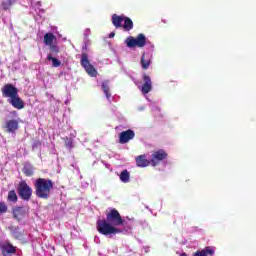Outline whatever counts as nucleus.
Masks as SVG:
<instances>
[{"instance_id": "28", "label": "nucleus", "mask_w": 256, "mask_h": 256, "mask_svg": "<svg viewBox=\"0 0 256 256\" xmlns=\"http://www.w3.org/2000/svg\"><path fill=\"white\" fill-rule=\"evenodd\" d=\"M65 147L66 149H73V140L72 139H69V138H66L65 139Z\"/></svg>"}, {"instance_id": "27", "label": "nucleus", "mask_w": 256, "mask_h": 256, "mask_svg": "<svg viewBox=\"0 0 256 256\" xmlns=\"http://www.w3.org/2000/svg\"><path fill=\"white\" fill-rule=\"evenodd\" d=\"M8 207L5 202H0V215L7 213Z\"/></svg>"}, {"instance_id": "12", "label": "nucleus", "mask_w": 256, "mask_h": 256, "mask_svg": "<svg viewBox=\"0 0 256 256\" xmlns=\"http://www.w3.org/2000/svg\"><path fill=\"white\" fill-rule=\"evenodd\" d=\"M12 215L16 221H21L25 217L26 212L23 206H16L12 209Z\"/></svg>"}, {"instance_id": "21", "label": "nucleus", "mask_w": 256, "mask_h": 256, "mask_svg": "<svg viewBox=\"0 0 256 256\" xmlns=\"http://www.w3.org/2000/svg\"><path fill=\"white\" fill-rule=\"evenodd\" d=\"M122 28L124 29V31H131V29H133V20L125 16Z\"/></svg>"}, {"instance_id": "3", "label": "nucleus", "mask_w": 256, "mask_h": 256, "mask_svg": "<svg viewBox=\"0 0 256 256\" xmlns=\"http://www.w3.org/2000/svg\"><path fill=\"white\" fill-rule=\"evenodd\" d=\"M17 193L22 201H31V197H33V188L27 184L26 180H21L17 186Z\"/></svg>"}, {"instance_id": "1", "label": "nucleus", "mask_w": 256, "mask_h": 256, "mask_svg": "<svg viewBox=\"0 0 256 256\" xmlns=\"http://www.w3.org/2000/svg\"><path fill=\"white\" fill-rule=\"evenodd\" d=\"M125 225V220L119 213V210L111 208L109 211H106V219H100L96 222V229L101 235H117L121 233V227Z\"/></svg>"}, {"instance_id": "26", "label": "nucleus", "mask_w": 256, "mask_h": 256, "mask_svg": "<svg viewBox=\"0 0 256 256\" xmlns=\"http://www.w3.org/2000/svg\"><path fill=\"white\" fill-rule=\"evenodd\" d=\"M50 49V55H57L59 53V46L56 44H52L49 46Z\"/></svg>"}, {"instance_id": "23", "label": "nucleus", "mask_w": 256, "mask_h": 256, "mask_svg": "<svg viewBox=\"0 0 256 256\" xmlns=\"http://www.w3.org/2000/svg\"><path fill=\"white\" fill-rule=\"evenodd\" d=\"M102 90L105 93L107 99H111V92H109V81H104L102 83Z\"/></svg>"}, {"instance_id": "30", "label": "nucleus", "mask_w": 256, "mask_h": 256, "mask_svg": "<svg viewBox=\"0 0 256 256\" xmlns=\"http://www.w3.org/2000/svg\"><path fill=\"white\" fill-rule=\"evenodd\" d=\"M180 256H187V253H182Z\"/></svg>"}, {"instance_id": "6", "label": "nucleus", "mask_w": 256, "mask_h": 256, "mask_svg": "<svg viewBox=\"0 0 256 256\" xmlns=\"http://www.w3.org/2000/svg\"><path fill=\"white\" fill-rule=\"evenodd\" d=\"M167 157H168V154L167 152H165V150L163 149L157 150L153 152L152 158L150 160V164L152 165V167H157V165H159L161 161H165Z\"/></svg>"}, {"instance_id": "9", "label": "nucleus", "mask_w": 256, "mask_h": 256, "mask_svg": "<svg viewBox=\"0 0 256 256\" xmlns=\"http://www.w3.org/2000/svg\"><path fill=\"white\" fill-rule=\"evenodd\" d=\"M133 139H135V131H133L131 129L122 131L119 134V143L121 145H125V143H129Z\"/></svg>"}, {"instance_id": "20", "label": "nucleus", "mask_w": 256, "mask_h": 256, "mask_svg": "<svg viewBox=\"0 0 256 256\" xmlns=\"http://www.w3.org/2000/svg\"><path fill=\"white\" fill-rule=\"evenodd\" d=\"M7 201L9 203H17L19 201V196H17V192H15V190H10L8 192Z\"/></svg>"}, {"instance_id": "31", "label": "nucleus", "mask_w": 256, "mask_h": 256, "mask_svg": "<svg viewBox=\"0 0 256 256\" xmlns=\"http://www.w3.org/2000/svg\"><path fill=\"white\" fill-rule=\"evenodd\" d=\"M12 114H13V115H16V114H17V112H16V111H13V112H12Z\"/></svg>"}, {"instance_id": "13", "label": "nucleus", "mask_w": 256, "mask_h": 256, "mask_svg": "<svg viewBox=\"0 0 256 256\" xmlns=\"http://www.w3.org/2000/svg\"><path fill=\"white\" fill-rule=\"evenodd\" d=\"M5 129L7 133H15L19 129V122L15 119L8 120L5 123Z\"/></svg>"}, {"instance_id": "2", "label": "nucleus", "mask_w": 256, "mask_h": 256, "mask_svg": "<svg viewBox=\"0 0 256 256\" xmlns=\"http://www.w3.org/2000/svg\"><path fill=\"white\" fill-rule=\"evenodd\" d=\"M35 195L38 199H49L53 191V180L49 178H38L34 182Z\"/></svg>"}, {"instance_id": "16", "label": "nucleus", "mask_w": 256, "mask_h": 256, "mask_svg": "<svg viewBox=\"0 0 256 256\" xmlns=\"http://www.w3.org/2000/svg\"><path fill=\"white\" fill-rule=\"evenodd\" d=\"M140 64L142 66V69H144L145 71L149 69V66L151 65V57L149 56V54H142Z\"/></svg>"}, {"instance_id": "17", "label": "nucleus", "mask_w": 256, "mask_h": 256, "mask_svg": "<svg viewBox=\"0 0 256 256\" xmlns=\"http://www.w3.org/2000/svg\"><path fill=\"white\" fill-rule=\"evenodd\" d=\"M149 163H151V161L147 160V156L145 154L136 157L137 167H149Z\"/></svg>"}, {"instance_id": "24", "label": "nucleus", "mask_w": 256, "mask_h": 256, "mask_svg": "<svg viewBox=\"0 0 256 256\" xmlns=\"http://www.w3.org/2000/svg\"><path fill=\"white\" fill-rule=\"evenodd\" d=\"M129 177H130L129 171L124 170L120 174V181H122V183H129Z\"/></svg>"}, {"instance_id": "11", "label": "nucleus", "mask_w": 256, "mask_h": 256, "mask_svg": "<svg viewBox=\"0 0 256 256\" xmlns=\"http://www.w3.org/2000/svg\"><path fill=\"white\" fill-rule=\"evenodd\" d=\"M8 103H10V105H12L14 109H25V102L23 101V99H21V97H19V94L14 96L13 98L8 99Z\"/></svg>"}, {"instance_id": "22", "label": "nucleus", "mask_w": 256, "mask_h": 256, "mask_svg": "<svg viewBox=\"0 0 256 256\" xmlns=\"http://www.w3.org/2000/svg\"><path fill=\"white\" fill-rule=\"evenodd\" d=\"M47 60L52 61V67H61V61L59 59L53 57L52 54H48Z\"/></svg>"}, {"instance_id": "25", "label": "nucleus", "mask_w": 256, "mask_h": 256, "mask_svg": "<svg viewBox=\"0 0 256 256\" xmlns=\"http://www.w3.org/2000/svg\"><path fill=\"white\" fill-rule=\"evenodd\" d=\"M15 0H6V2H2V7L4 11H7L11 7V5H14Z\"/></svg>"}, {"instance_id": "10", "label": "nucleus", "mask_w": 256, "mask_h": 256, "mask_svg": "<svg viewBox=\"0 0 256 256\" xmlns=\"http://www.w3.org/2000/svg\"><path fill=\"white\" fill-rule=\"evenodd\" d=\"M0 249L3 256H12L17 253V247L13 246L11 242H6L0 245Z\"/></svg>"}, {"instance_id": "15", "label": "nucleus", "mask_w": 256, "mask_h": 256, "mask_svg": "<svg viewBox=\"0 0 256 256\" xmlns=\"http://www.w3.org/2000/svg\"><path fill=\"white\" fill-rule=\"evenodd\" d=\"M22 172L25 177H33L35 175V167L30 163H26L22 168Z\"/></svg>"}, {"instance_id": "14", "label": "nucleus", "mask_w": 256, "mask_h": 256, "mask_svg": "<svg viewBox=\"0 0 256 256\" xmlns=\"http://www.w3.org/2000/svg\"><path fill=\"white\" fill-rule=\"evenodd\" d=\"M111 21H112V25H114V27L116 29H119V28L123 27V21H125V15L119 16L117 14H113Z\"/></svg>"}, {"instance_id": "7", "label": "nucleus", "mask_w": 256, "mask_h": 256, "mask_svg": "<svg viewBox=\"0 0 256 256\" xmlns=\"http://www.w3.org/2000/svg\"><path fill=\"white\" fill-rule=\"evenodd\" d=\"M2 96L6 97L8 99H12L14 97H17L19 95V89L15 87L13 84H5L2 89Z\"/></svg>"}, {"instance_id": "4", "label": "nucleus", "mask_w": 256, "mask_h": 256, "mask_svg": "<svg viewBox=\"0 0 256 256\" xmlns=\"http://www.w3.org/2000/svg\"><path fill=\"white\" fill-rule=\"evenodd\" d=\"M80 65L85 69L86 73L90 75V77H97V70L95 66L91 64L89 61V55L87 53L81 54Z\"/></svg>"}, {"instance_id": "18", "label": "nucleus", "mask_w": 256, "mask_h": 256, "mask_svg": "<svg viewBox=\"0 0 256 256\" xmlns=\"http://www.w3.org/2000/svg\"><path fill=\"white\" fill-rule=\"evenodd\" d=\"M55 41H57V37L55 36V34L48 32L44 35V44L47 47L53 45V43H55Z\"/></svg>"}, {"instance_id": "19", "label": "nucleus", "mask_w": 256, "mask_h": 256, "mask_svg": "<svg viewBox=\"0 0 256 256\" xmlns=\"http://www.w3.org/2000/svg\"><path fill=\"white\" fill-rule=\"evenodd\" d=\"M213 256L215 255V250H213L211 247H206L203 250H198L194 253L193 256Z\"/></svg>"}, {"instance_id": "29", "label": "nucleus", "mask_w": 256, "mask_h": 256, "mask_svg": "<svg viewBox=\"0 0 256 256\" xmlns=\"http://www.w3.org/2000/svg\"><path fill=\"white\" fill-rule=\"evenodd\" d=\"M110 39H113V37H115V33L114 32H111L110 35H109Z\"/></svg>"}, {"instance_id": "8", "label": "nucleus", "mask_w": 256, "mask_h": 256, "mask_svg": "<svg viewBox=\"0 0 256 256\" xmlns=\"http://www.w3.org/2000/svg\"><path fill=\"white\" fill-rule=\"evenodd\" d=\"M143 85L141 87V93L142 95H147L148 93H151L153 91V82L151 81V76L147 74H143Z\"/></svg>"}, {"instance_id": "5", "label": "nucleus", "mask_w": 256, "mask_h": 256, "mask_svg": "<svg viewBox=\"0 0 256 256\" xmlns=\"http://www.w3.org/2000/svg\"><path fill=\"white\" fill-rule=\"evenodd\" d=\"M126 45L130 49L133 47H145L147 45V37H145V34H138L136 38L130 36L126 39Z\"/></svg>"}]
</instances>
